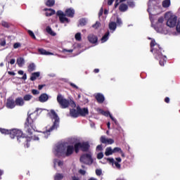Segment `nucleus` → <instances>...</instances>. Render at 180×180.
I'll return each mask as SVG.
<instances>
[{"label": "nucleus", "instance_id": "obj_1", "mask_svg": "<svg viewBox=\"0 0 180 180\" xmlns=\"http://www.w3.org/2000/svg\"><path fill=\"white\" fill-rule=\"evenodd\" d=\"M82 151H88L89 150V143L87 142L77 143L75 146L72 145H68L66 143H58L53 147V153L56 157H71L72 154L79 153V150Z\"/></svg>", "mask_w": 180, "mask_h": 180}, {"label": "nucleus", "instance_id": "obj_2", "mask_svg": "<svg viewBox=\"0 0 180 180\" xmlns=\"http://www.w3.org/2000/svg\"><path fill=\"white\" fill-rule=\"evenodd\" d=\"M49 116L52 120V122H53V124L51 126H47L46 131L41 132L39 134V137L48 139L49 136H50V133H51V131H54V130H57V129H58V127L60 126V117H58V115H57V113H56V111H54V110H51Z\"/></svg>", "mask_w": 180, "mask_h": 180}, {"label": "nucleus", "instance_id": "obj_3", "mask_svg": "<svg viewBox=\"0 0 180 180\" xmlns=\"http://www.w3.org/2000/svg\"><path fill=\"white\" fill-rule=\"evenodd\" d=\"M150 51L154 53L156 60H160V65L164 67L165 63H167V56L161 53V47L158 44L155 43V40H152L150 42Z\"/></svg>", "mask_w": 180, "mask_h": 180}, {"label": "nucleus", "instance_id": "obj_4", "mask_svg": "<svg viewBox=\"0 0 180 180\" xmlns=\"http://www.w3.org/2000/svg\"><path fill=\"white\" fill-rule=\"evenodd\" d=\"M0 131L2 134H10L11 139L16 137L19 143H20V141H29V138L23 137V132L20 129L8 130L0 128Z\"/></svg>", "mask_w": 180, "mask_h": 180}, {"label": "nucleus", "instance_id": "obj_5", "mask_svg": "<svg viewBox=\"0 0 180 180\" xmlns=\"http://www.w3.org/2000/svg\"><path fill=\"white\" fill-rule=\"evenodd\" d=\"M56 15L59 17L60 23H70V20L65 16H68V18H74L75 11H74L72 8H68L66 9L65 13L62 11H58Z\"/></svg>", "mask_w": 180, "mask_h": 180}, {"label": "nucleus", "instance_id": "obj_6", "mask_svg": "<svg viewBox=\"0 0 180 180\" xmlns=\"http://www.w3.org/2000/svg\"><path fill=\"white\" fill-rule=\"evenodd\" d=\"M57 101L62 109H67L70 106V103L72 105V108H75V103L72 100H67L63 95L58 94L57 96Z\"/></svg>", "mask_w": 180, "mask_h": 180}, {"label": "nucleus", "instance_id": "obj_7", "mask_svg": "<svg viewBox=\"0 0 180 180\" xmlns=\"http://www.w3.org/2000/svg\"><path fill=\"white\" fill-rule=\"evenodd\" d=\"M165 19H167V26L169 27H175L176 26V22L178 17L172 12H167L165 15Z\"/></svg>", "mask_w": 180, "mask_h": 180}, {"label": "nucleus", "instance_id": "obj_8", "mask_svg": "<svg viewBox=\"0 0 180 180\" xmlns=\"http://www.w3.org/2000/svg\"><path fill=\"white\" fill-rule=\"evenodd\" d=\"M150 18L152 26H153L155 30H156L158 33H162L164 32V17L159 18L155 25H154L153 17H150Z\"/></svg>", "mask_w": 180, "mask_h": 180}, {"label": "nucleus", "instance_id": "obj_9", "mask_svg": "<svg viewBox=\"0 0 180 180\" xmlns=\"http://www.w3.org/2000/svg\"><path fill=\"white\" fill-rule=\"evenodd\" d=\"M25 124V131L28 134L32 135L33 130H36V127L33 125V120L30 117H28Z\"/></svg>", "mask_w": 180, "mask_h": 180}, {"label": "nucleus", "instance_id": "obj_10", "mask_svg": "<svg viewBox=\"0 0 180 180\" xmlns=\"http://www.w3.org/2000/svg\"><path fill=\"white\" fill-rule=\"evenodd\" d=\"M80 162H83V164H87L91 165L92 162H94V160H92V153L91 152L88 153L83 154L80 157Z\"/></svg>", "mask_w": 180, "mask_h": 180}, {"label": "nucleus", "instance_id": "obj_11", "mask_svg": "<svg viewBox=\"0 0 180 180\" xmlns=\"http://www.w3.org/2000/svg\"><path fill=\"white\" fill-rule=\"evenodd\" d=\"M156 4H157V1H155V0H149L148 4V12L150 16H151V15L154 13V11H155V9H158V6L155 5Z\"/></svg>", "mask_w": 180, "mask_h": 180}, {"label": "nucleus", "instance_id": "obj_12", "mask_svg": "<svg viewBox=\"0 0 180 180\" xmlns=\"http://www.w3.org/2000/svg\"><path fill=\"white\" fill-rule=\"evenodd\" d=\"M97 111L101 113V115H103V116H106L108 117V116H109L111 119V120H112L113 122L115 123V124L117 123V120H115V117H113V116H112V115L110 114V112L109 111H105L101 108L97 109Z\"/></svg>", "mask_w": 180, "mask_h": 180}, {"label": "nucleus", "instance_id": "obj_13", "mask_svg": "<svg viewBox=\"0 0 180 180\" xmlns=\"http://www.w3.org/2000/svg\"><path fill=\"white\" fill-rule=\"evenodd\" d=\"M87 39L89 43H91V44H95L98 43V37H96V35H94V34H89Z\"/></svg>", "mask_w": 180, "mask_h": 180}, {"label": "nucleus", "instance_id": "obj_14", "mask_svg": "<svg viewBox=\"0 0 180 180\" xmlns=\"http://www.w3.org/2000/svg\"><path fill=\"white\" fill-rule=\"evenodd\" d=\"M16 106V103L14 99L13 98H8L6 107L8 108V109H13Z\"/></svg>", "mask_w": 180, "mask_h": 180}, {"label": "nucleus", "instance_id": "obj_15", "mask_svg": "<svg viewBox=\"0 0 180 180\" xmlns=\"http://www.w3.org/2000/svg\"><path fill=\"white\" fill-rule=\"evenodd\" d=\"M107 160L109 161L110 164L112 165L113 168H117V169H120L121 165L119 162L115 161L113 158H107Z\"/></svg>", "mask_w": 180, "mask_h": 180}, {"label": "nucleus", "instance_id": "obj_16", "mask_svg": "<svg viewBox=\"0 0 180 180\" xmlns=\"http://www.w3.org/2000/svg\"><path fill=\"white\" fill-rule=\"evenodd\" d=\"M101 141L103 143V144H113V143H115V140L112 139H108L105 136L101 137Z\"/></svg>", "mask_w": 180, "mask_h": 180}, {"label": "nucleus", "instance_id": "obj_17", "mask_svg": "<svg viewBox=\"0 0 180 180\" xmlns=\"http://www.w3.org/2000/svg\"><path fill=\"white\" fill-rule=\"evenodd\" d=\"M77 112L80 116H86L89 113L88 108H77Z\"/></svg>", "mask_w": 180, "mask_h": 180}, {"label": "nucleus", "instance_id": "obj_18", "mask_svg": "<svg viewBox=\"0 0 180 180\" xmlns=\"http://www.w3.org/2000/svg\"><path fill=\"white\" fill-rule=\"evenodd\" d=\"M96 99L97 101V102H98V103H103V102H105V96H103V94H101V93H98L96 94Z\"/></svg>", "mask_w": 180, "mask_h": 180}, {"label": "nucleus", "instance_id": "obj_19", "mask_svg": "<svg viewBox=\"0 0 180 180\" xmlns=\"http://www.w3.org/2000/svg\"><path fill=\"white\" fill-rule=\"evenodd\" d=\"M49 101V95L46 94H42L39 97V101L41 102V103H44V102H47Z\"/></svg>", "mask_w": 180, "mask_h": 180}, {"label": "nucleus", "instance_id": "obj_20", "mask_svg": "<svg viewBox=\"0 0 180 180\" xmlns=\"http://www.w3.org/2000/svg\"><path fill=\"white\" fill-rule=\"evenodd\" d=\"M15 101L17 106H23L25 105V100L21 97L17 98Z\"/></svg>", "mask_w": 180, "mask_h": 180}, {"label": "nucleus", "instance_id": "obj_21", "mask_svg": "<svg viewBox=\"0 0 180 180\" xmlns=\"http://www.w3.org/2000/svg\"><path fill=\"white\" fill-rule=\"evenodd\" d=\"M53 164H54V167H60V168H63V167L64 166V162L58 160V159H55L53 160Z\"/></svg>", "mask_w": 180, "mask_h": 180}, {"label": "nucleus", "instance_id": "obj_22", "mask_svg": "<svg viewBox=\"0 0 180 180\" xmlns=\"http://www.w3.org/2000/svg\"><path fill=\"white\" fill-rule=\"evenodd\" d=\"M39 77H40V72H33L31 75L30 80L36 81V79H37V78H39Z\"/></svg>", "mask_w": 180, "mask_h": 180}, {"label": "nucleus", "instance_id": "obj_23", "mask_svg": "<svg viewBox=\"0 0 180 180\" xmlns=\"http://www.w3.org/2000/svg\"><path fill=\"white\" fill-rule=\"evenodd\" d=\"M108 27L110 30H112V32H115L116 30V27H117V24L116 22L112 21L109 23Z\"/></svg>", "mask_w": 180, "mask_h": 180}, {"label": "nucleus", "instance_id": "obj_24", "mask_svg": "<svg viewBox=\"0 0 180 180\" xmlns=\"http://www.w3.org/2000/svg\"><path fill=\"white\" fill-rule=\"evenodd\" d=\"M70 116L72 117H78L79 116V112H78V110H75V109H71L70 110Z\"/></svg>", "mask_w": 180, "mask_h": 180}, {"label": "nucleus", "instance_id": "obj_25", "mask_svg": "<svg viewBox=\"0 0 180 180\" xmlns=\"http://www.w3.org/2000/svg\"><path fill=\"white\" fill-rule=\"evenodd\" d=\"M44 11H47L46 12V16H53L56 13V11L51 8H45Z\"/></svg>", "mask_w": 180, "mask_h": 180}, {"label": "nucleus", "instance_id": "obj_26", "mask_svg": "<svg viewBox=\"0 0 180 180\" xmlns=\"http://www.w3.org/2000/svg\"><path fill=\"white\" fill-rule=\"evenodd\" d=\"M17 64L20 68L23 67L25 65V59L23 58H18L17 59Z\"/></svg>", "mask_w": 180, "mask_h": 180}, {"label": "nucleus", "instance_id": "obj_27", "mask_svg": "<svg viewBox=\"0 0 180 180\" xmlns=\"http://www.w3.org/2000/svg\"><path fill=\"white\" fill-rule=\"evenodd\" d=\"M113 149H112L111 147H108L105 149V155H106V157H109V155H112V154H113Z\"/></svg>", "mask_w": 180, "mask_h": 180}, {"label": "nucleus", "instance_id": "obj_28", "mask_svg": "<svg viewBox=\"0 0 180 180\" xmlns=\"http://www.w3.org/2000/svg\"><path fill=\"white\" fill-rule=\"evenodd\" d=\"M38 51L39 53L42 54L43 56H53V53L48 52L43 49H39Z\"/></svg>", "mask_w": 180, "mask_h": 180}, {"label": "nucleus", "instance_id": "obj_29", "mask_svg": "<svg viewBox=\"0 0 180 180\" xmlns=\"http://www.w3.org/2000/svg\"><path fill=\"white\" fill-rule=\"evenodd\" d=\"M110 32L108 31L104 36L101 38V43H105V41H108L109 39Z\"/></svg>", "mask_w": 180, "mask_h": 180}, {"label": "nucleus", "instance_id": "obj_30", "mask_svg": "<svg viewBox=\"0 0 180 180\" xmlns=\"http://www.w3.org/2000/svg\"><path fill=\"white\" fill-rule=\"evenodd\" d=\"M128 6L127 5L124 4H121L120 5L119 9L120 11V12H126V11H127L128 9Z\"/></svg>", "mask_w": 180, "mask_h": 180}, {"label": "nucleus", "instance_id": "obj_31", "mask_svg": "<svg viewBox=\"0 0 180 180\" xmlns=\"http://www.w3.org/2000/svg\"><path fill=\"white\" fill-rule=\"evenodd\" d=\"M171 5V0H165L162 2V6L163 8H169V6Z\"/></svg>", "mask_w": 180, "mask_h": 180}, {"label": "nucleus", "instance_id": "obj_32", "mask_svg": "<svg viewBox=\"0 0 180 180\" xmlns=\"http://www.w3.org/2000/svg\"><path fill=\"white\" fill-rule=\"evenodd\" d=\"M55 4H56L55 0H46V6H53Z\"/></svg>", "mask_w": 180, "mask_h": 180}, {"label": "nucleus", "instance_id": "obj_33", "mask_svg": "<svg viewBox=\"0 0 180 180\" xmlns=\"http://www.w3.org/2000/svg\"><path fill=\"white\" fill-rule=\"evenodd\" d=\"M35 70H36V65H34V63L30 64V65L28 66L29 72H32V71H34Z\"/></svg>", "mask_w": 180, "mask_h": 180}, {"label": "nucleus", "instance_id": "obj_34", "mask_svg": "<svg viewBox=\"0 0 180 180\" xmlns=\"http://www.w3.org/2000/svg\"><path fill=\"white\" fill-rule=\"evenodd\" d=\"M33 98V96L31 94H25L23 97L24 101L28 102L29 101H31V99Z\"/></svg>", "mask_w": 180, "mask_h": 180}, {"label": "nucleus", "instance_id": "obj_35", "mask_svg": "<svg viewBox=\"0 0 180 180\" xmlns=\"http://www.w3.org/2000/svg\"><path fill=\"white\" fill-rule=\"evenodd\" d=\"M46 32L49 33V34H51V36H56V33L53 32V30H51V27H46Z\"/></svg>", "mask_w": 180, "mask_h": 180}, {"label": "nucleus", "instance_id": "obj_36", "mask_svg": "<svg viewBox=\"0 0 180 180\" xmlns=\"http://www.w3.org/2000/svg\"><path fill=\"white\" fill-rule=\"evenodd\" d=\"M75 40H77V41H81V40H82V37H81V32H77V33L75 35Z\"/></svg>", "mask_w": 180, "mask_h": 180}, {"label": "nucleus", "instance_id": "obj_37", "mask_svg": "<svg viewBox=\"0 0 180 180\" xmlns=\"http://www.w3.org/2000/svg\"><path fill=\"white\" fill-rule=\"evenodd\" d=\"M86 22H87L86 19L82 18L79 21V26H85V25H86Z\"/></svg>", "mask_w": 180, "mask_h": 180}, {"label": "nucleus", "instance_id": "obj_38", "mask_svg": "<svg viewBox=\"0 0 180 180\" xmlns=\"http://www.w3.org/2000/svg\"><path fill=\"white\" fill-rule=\"evenodd\" d=\"M63 178H64V175H63V174L58 173L55 176V180H61Z\"/></svg>", "mask_w": 180, "mask_h": 180}, {"label": "nucleus", "instance_id": "obj_39", "mask_svg": "<svg viewBox=\"0 0 180 180\" xmlns=\"http://www.w3.org/2000/svg\"><path fill=\"white\" fill-rule=\"evenodd\" d=\"M113 153H122V148L119 147H115L112 149Z\"/></svg>", "mask_w": 180, "mask_h": 180}, {"label": "nucleus", "instance_id": "obj_40", "mask_svg": "<svg viewBox=\"0 0 180 180\" xmlns=\"http://www.w3.org/2000/svg\"><path fill=\"white\" fill-rule=\"evenodd\" d=\"M27 33L30 34V36L31 37H32V39H36V36L34 35V33L32 32V30H29L27 31Z\"/></svg>", "mask_w": 180, "mask_h": 180}, {"label": "nucleus", "instance_id": "obj_41", "mask_svg": "<svg viewBox=\"0 0 180 180\" xmlns=\"http://www.w3.org/2000/svg\"><path fill=\"white\" fill-rule=\"evenodd\" d=\"M126 0H116L115 4V8H117L119 6V4L122 2H124Z\"/></svg>", "mask_w": 180, "mask_h": 180}, {"label": "nucleus", "instance_id": "obj_42", "mask_svg": "<svg viewBox=\"0 0 180 180\" xmlns=\"http://www.w3.org/2000/svg\"><path fill=\"white\" fill-rule=\"evenodd\" d=\"M117 26H122L123 25V22H122V19L117 18Z\"/></svg>", "mask_w": 180, "mask_h": 180}, {"label": "nucleus", "instance_id": "obj_43", "mask_svg": "<svg viewBox=\"0 0 180 180\" xmlns=\"http://www.w3.org/2000/svg\"><path fill=\"white\" fill-rule=\"evenodd\" d=\"M99 26H101V22L97 21L94 25H92V27H94V29H98Z\"/></svg>", "mask_w": 180, "mask_h": 180}, {"label": "nucleus", "instance_id": "obj_44", "mask_svg": "<svg viewBox=\"0 0 180 180\" xmlns=\"http://www.w3.org/2000/svg\"><path fill=\"white\" fill-rule=\"evenodd\" d=\"M97 158L98 160H102L103 158V153L100 152L97 154Z\"/></svg>", "mask_w": 180, "mask_h": 180}, {"label": "nucleus", "instance_id": "obj_45", "mask_svg": "<svg viewBox=\"0 0 180 180\" xmlns=\"http://www.w3.org/2000/svg\"><path fill=\"white\" fill-rule=\"evenodd\" d=\"M1 25L4 27H9V24L8 22H6V21H1Z\"/></svg>", "mask_w": 180, "mask_h": 180}, {"label": "nucleus", "instance_id": "obj_46", "mask_svg": "<svg viewBox=\"0 0 180 180\" xmlns=\"http://www.w3.org/2000/svg\"><path fill=\"white\" fill-rule=\"evenodd\" d=\"M176 29V31L178 32V33H180V20H179V21L177 22Z\"/></svg>", "mask_w": 180, "mask_h": 180}, {"label": "nucleus", "instance_id": "obj_47", "mask_svg": "<svg viewBox=\"0 0 180 180\" xmlns=\"http://www.w3.org/2000/svg\"><path fill=\"white\" fill-rule=\"evenodd\" d=\"M103 150V148L102 147V145L97 146L96 149L97 152L102 151Z\"/></svg>", "mask_w": 180, "mask_h": 180}, {"label": "nucleus", "instance_id": "obj_48", "mask_svg": "<svg viewBox=\"0 0 180 180\" xmlns=\"http://www.w3.org/2000/svg\"><path fill=\"white\" fill-rule=\"evenodd\" d=\"M32 94L33 95H39V94H40V91H39V90H37V89H32Z\"/></svg>", "mask_w": 180, "mask_h": 180}, {"label": "nucleus", "instance_id": "obj_49", "mask_svg": "<svg viewBox=\"0 0 180 180\" xmlns=\"http://www.w3.org/2000/svg\"><path fill=\"white\" fill-rule=\"evenodd\" d=\"M128 5L130 8H134L136 6V4H134V1H129L128 2Z\"/></svg>", "mask_w": 180, "mask_h": 180}, {"label": "nucleus", "instance_id": "obj_50", "mask_svg": "<svg viewBox=\"0 0 180 180\" xmlns=\"http://www.w3.org/2000/svg\"><path fill=\"white\" fill-rule=\"evenodd\" d=\"M20 46H22V45L20 44V43L17 42V43H15V44H13V48H14V49H19V47H20Z\"/></svg>", "mask_w": 180, "mask_h": 180}, {"label": "nucleus", "instance_id": "obj_51", "mask_svg": "<svg viewBox=\"0 0 180 180\" xmlns=\"http://www.w3.org/2000/svg\"><path fill=\"white\" fill-rule=\"evenodd\" d=\"M96 175H98V176H101V175H102V170H101V169H96Z\"/></svg>", "mask_w": 180, "mask_h": 180}, {"label": "nucleus", "instance_id": "obj_52", "mask_svg": "<svg viewBox=\"0 0 180 180\" xmlns=\"http://www.w3.org/2000/svg\"><path fill=\"white\" fill-rule=\"evenodd\" d=\"M5 44H6V41H5V39H1L0 41V45L4 47Z\"/></svg>", "mask_w": 180, "mask_h": 180}, {"label": "nucleus", "instance_id": "obj_53", "mask_svg": "<svg viewBox=\"0 0 180 180\" xmlns=\"http://www.w3.org/2000/svg\"><path fill=\"white\" fill-rule=\"evenodd\" d=\"M79 174H80L81 175H85V174H86V172L84 169H79Z\"/></svg>", "mask_w": 180, "mask_h": 180}, {"label": "nucleus", "instance_id": "obj_54", "mask_svg": "<svg viewBox=\"0 0 180 180\" xmlns=\"http://www.w3.org/2000/svg\"><path fill=\"white\" fill-rule=\"evenodd\" d=\"M63 53H72L73 50L72 49H63Z\"/></svg>", "mask_w": 180, "mask_h": 180}, {"label": "nucleus", "instance_id": "obj_55", "mask_svg": "<svg viewBox=\"0 0 180 180\" xmlns=\"http://www.w3.org/2000/svg\"><path fill=\"white\" fill-rule=\"evenodd\" d=\"M70 85L72 86V88H75V89H78V87L77 85H75V84L70 82Z\"/></svg>", "mask_w": 180, "mask_h": 180}, {"label": "nucleus", "instance_id": "obj_56", "mask_svg": "<svg viewBox=\"0 0 180 180\" xmlns=\"http://www.w3.org/2000/svg\"><path fill=\"white\" fill-rule=\"evenodd\" d=\"M103 8H101L100 9L99 13H98V16H99V18H101V15H103Z\"/></svg>", "mask_w": 180, "mask_h": 180}, {"label": "nucleus", "instance_id": "obj_57", "mask_svg": "<svg viewBox=\"0 0 180 180\" xmlns=\"http://www.w3.org/2000/svg\"><path fill=\"white\" fill-rule=\"evenodd\" d=\"M15 63H16V60H15V59H11V60H10V64H11V65H13V64H15Z\"/></svg>", "mask_w": 180, "mask_h": 180}, {"label": "nucleus", "instance_id": "obj_58", "mask_svg": "<svg viewBox=\"0 0 180 180\" xmlns=\"http://www.w3.org/2000/svg\"><path fill=\"white\" fill-rule=\"evenodd\" d=\"M8 74L9 75H13V76L16 75V73H15V72L8 71Z\"/></svg>", "mask_w": 180, "mask_h": 180}, {"label": "nucleus", "instance_id": "obj_59", "mask_svg": "<svg viewBox=\"0 0 180 180\" xmlns=\"http://www.w3.org/2000/svg\"><path fill=\"white\" fill-rule=\"evenodd\" d=\"M113 2H115V0H108V5L110 6L112 4H113Z\"/></svg>", "mask_w": 180, "mask_h": 180}, {"label": "nucleus", "instance_id": "obj_60", "mask_svg": "<svg viewBox=\"0 0 180 180\" xmlns=\"http://www.w3.org/2000/svg\"><path fill=\"white\" fill-rule=\"evenodd\" d=\"M72 180H81V179H79V177L74 176L72 177Z\"/></svg>", "mask_w": 180, "mask_h": 180}, {"label": "nucleus", "instance_id": "obj_61", "mask_svg": "<svg viewBox=\"0 0 180 180\" xmlns=\"http://www.w3.org/2000/svg\"><path fill=\"white\" fill-rule=\"evenodd\" d=\"M39 138L38 136H32V140H39Z\"/></svg>", "mask_w": 180, "mask_h": 180}, {"label": "nucleus", "instance_id": "obj_62", "mask_svg": "<svg viewBox=\"0 0 180 180\" xmlns=\"http://www.w3.org/2000/svg\"><path fill=\"white\" fill-rule=\"evenodd\" d=\"M165 101L166 102V103H169V98L166 97V98H165Z\"/></svg>", "mask_w": 180, "mask_h": 180}, {"label": "nucleus", "instance_id": "obj_63", "mask_svg": "<svg viewBox=\"0 0 180 180\" xmlns=\"http://www.w3.org/2000/svg\"><path fill=\"white\" fill-rule=\"evenodd\" d=\"M115 160L117 162H122V158H116Z\"/></svg>", "mask_w": 180, "mask_h": 180}, {"label": "nucleus", "instance_id": "obj_64", "mask_svg": "<svg viewBox=\"0 0 180 180\" xmlns=\"http://www.w3.org/2000/svg\"><path fill=\"white\" fill-rule=\"evenodd\" d=\"M22 79H27V75H26V74H24L22 77Z\"/></svg>", "mask_w": 180, "mask_h": 180}]
</instances>
